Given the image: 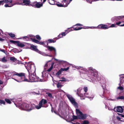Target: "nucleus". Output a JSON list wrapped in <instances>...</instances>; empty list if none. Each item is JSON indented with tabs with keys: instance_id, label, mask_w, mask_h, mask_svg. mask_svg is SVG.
Masks as SVG:
<instances>
[{
	"instance_id": "obj_28",
	"label": "nucleus",
	"mask_w": 124,
	"mask_h": 124,
	"mask_svg": "<svg viewBox=\"0 0 124 124\" xmlns=\"http://www.w3.org/2000/svg\"><path fill=\"white\" fill-rule=\"evenodd\" d=\"M58 62L60 64H63V63H65L66 62L63 60H58Z\"/></svg>"
},
{
	"instance_id": "obj_49",
	"label": "nucleus",
	"mask_w": 124,
	"mask_h": 124,
	"mask_svg": "<svg viewBox=\"0 0 124 124\" xmlns=\"http://www.w3.org/2000/svg\"><path fill=\"white\" fill-rule=\"evenodd\" d=\"M84 91L85 93H86L88 90L87 87H85L84 88Z\"/></svg>"
},
{
	"instance_id": "obj_43",
	"label": "nucleus",
	"mask_w": 124,
	"mask_h": 124,
	"mask_svg": "<svg viewBox=\"0 0 124 124\" xmlns=\"http://www.w3.org/2000/svg\"><path fill=\"white\" fill-rule=\"evenodd\" d=\"M57 88H59L61 87L62 86V85L61 84L58 83L57 85Z\"/></svg>"
},
{
	"instance_id": "obj_21",
	"label": "nucleus",
	"mask_w": 124,
	"mask_h": 124,
	"mask_svg": "<svg viewBox=\"0 0 124 124\" xmlns=\"http://www.w3.org/2000/svg\"><path fill=\"white\" fill-rule=\"evenodd\" d=\"M120 77V83H123L124 82V74H121L119 75Z\"/></svg>"
},
{
	"instance_id": "obj_64",
	"label": "nucleus",
	"mask_w": 124,
	"mask_h": 124,
	"mask_svg": "<svg viewBox=\"0 0 124 124\" xmlns=\"http://www.w3.org/2000/svg\"><path fill=\"white\" fill-rule=\"evenodd\" d=\"M120 115L122 117H124V115H123L122 114H120Z\"/></svg>"
},
{
	"instance_id": "obj_60",
	"label": "nucleus",
	"mask_w": 124,
	"mask_h": 124,
	"mask_svg": "<svg viewBox=\"0 0 124 124\" xmlns=\"http://www.w3.org/2000/svg\"><path fill=\"white\" fill-rule=\"evenodd\" d=\"M106 83V81L105 80V81L103 82H102V83L104 84L105 85V84Z\"/></svg>"
},
{
	"instance_id": "obj_50",
	"label": "nucleus",
	"mask_w": 124,
	"mask_h": 124,
	"mask_svg": "<svg viewBox=\"0 0 124 124\" xmlns=\"http://www.w3.org/2000/svg\"><path fill=\"white\" fill-rule=\"evenodd\" d=\"M116 24H112L111 25L110 27H115Z\"/></svg>"
},
{
	"instance_id": "obj_52",
	"label": "nucleus",
	"mask_w": 124,
	"mask_h": 124,
	"mask_svg": "<svg viewBox=\"0 0 124 124\" xmlns=\"http://www.w3.org/2000/svg\"><path fill=\"white\" fill-rule=\"evenodd\" d=\"M5 40V39H3L0 37V41H3Z\"/></svg>"
},
{
	"instance_id": "obj_3",
	"label": "nucleus",
	"mask_w": 124,
	"mask_h": 124,
	"mask_svg": "<svg viewBox=\"0 0 124 124\" xmlns=\"http://www.w3.org/2000/svg\"><path fill=\"white\" fill-rule=\"evenodd\" d=\"M20 102L19 101H17L16 103H14V104L17 107L22 110L30 111L35 108V105L34 104H30L25 102H23L21 104L20 103Z\"/></svg>"
},
{
	"instance_id": "obj_57",
	"label": "nucleus",
	"mask_w": 124,
	"mask_h": 124,
	"mask_svg": "<svg viewBox=\"0 0 124 124\" xmlns=\"http://www.w3.org/2000/svg\"><path fill=\"white\" fill-rule=\"evenodd\" d=\"M61 78L62 79V80H61V81H65V79L64 78Z\"/></svg>"
},
{
	"instance_id": "obj_36",
	"label": "nucleus",
	"mask_w": 124,
	"mask_h": 124,
	"mask_svg": "<svg viewBox=\"0 0 124 124\" xmlns=\"http://www.w3.org/2000/svg\"><path fill=\"white\" fill-rule=\"evenodd\" d=\"M43 46L45 47L47 46L48 45V43L47 41H45L43 42Z\"/></svg>"
},
{
	"instance_id": "obj_10",
	"label": "nucleus",
	"mask_w": 124,
	"mask_h": 124,
	"mask_svg": "<svg viewBox=\"0 0 124 124\" xmlns=\"http://www.w3.org/2000/svg\"><path fill=\"white\" fill-rule=\"evenodd\" d=\"M10 42L13 43H16L17 45L21 47H23L25 46V45L23 43L19 42V41H14L10 40Z\"/></svg>"
},
{
	"instance_id": "obj_46",
	"label": "nucleus",
	"mask_w": 124,
	"mask_h": 124,
	"mask_svg": "<svg viewBox=\"0 0 124 124\" xmlns=\"http://www.w3.org/2000/svg\"><path fill=\"white\" fill-rule=\"evenodd\" d=\"M117 89H119L121 91H122L123 90V88L122 86H119L117 88Z\"/></svg>"
},
{
	"instance_id": "obj_12",
	"label": "nucleus",
	"mask_w": 124,
	"mask_h": 124,
	"mask_svg": "<svg viewBox=\"0 0 124 124\" xmlns=\"http://www.w3.org/2000/svg\"><path fill=\"white\" fill-rule=\"evenodd\" d=\"M46 71H44L42 72V75L41 76L42 78L41 79H43L44 80V81L42 82H44L45 81V79L47 78L48 77V74L50 75L49 74L46 73Z\"/></svg>"
},
{
	"instance_id": "obj_24",
	"label": "nucleus",
	"mask_w": 124,
	"mask_h": 124,
	"mask_svg": "<svg viewBox=\"0 0 124 124\" xmlns=\"http://www.w3.org/2000/svg\"><path fill=\"white\" fill-rule=\"evenodd\" d=\"M54 63V62H53L51 63V66L50 68L46 70L48 72H50L53 68V66Z\"/></svg>"
},
{
	"instance_id": "obj_30",
	"label": "nucleus",
	"mask_w": 124,
	"mask_h": 124,
	"mask_svg": "<svg viewBox=\"0 0 124 124\" xmlns=\"http://www.w3.org/2000/svg\"><path fill=\"white\" fill-rule=\"evenodd\" d=\"M105 108H108V110H111L112 109H111L110 108H109V106H110V105L109 103L107 104H105Z\"/></svg>"
},
{
	"instance_id": "obj_26",
	"label": "nucleus",
	"mask_w": 124,
	"mask_h": 124,
	"mask_svg": "<svg viewBox=\"0 0 124 124\" xmlns=\"http://www.w3.org/2000/svg\"><path fill=\"white\" fill-rule=\"evenodd\" d=\"M48 97L50 98H53L54 96L52 94L49 92H47L46 93Z\"/></svg>"
},
{
	"instance_id": "obj_34",
	"label": "nucleus",
	"mask_w": 124,
	"mask_h": 124,
	"mask_svg": "<svg viewBox=\"0 0 124 124\" xmlns=\"http://www.w3.org/2000/svg\"><path fill=\"white\" fill-rule=\"evenodd\" d=\"M48 42L49 43H55V42L56 41L53 40L52 39H49L48 40Z\"/></svg>"
},
{
	"instance_id": "obj_29",
	"label": "nucleus",
	"mask_w": 124,
	"mask_h": 124,
	"mask_svg": "<svg viewBox=\"0 0 124 124\" xmlns=\"http://www.w3.org/2000/svg\"><path fill=\"white\" fill-rule=\"evenodd\" d=\"M34 36H33V37H32V39H31V40H32V41L35 43H37V44H39V41H38V40H36L34 39L33 38L34 37Z\"/></svg>"
},
{
	"instance_id": "obj_45",
	"label": "nucleus",
	"mask_w": 124,
	"mask_h": 124,
	"mask_svg": "<svg viewBox=\"0 0 124 124\" xmlns=\"http://www.w3.org/2000/svg\"><path fill=\"white\" fill-rule=\"evenodd\" d=\"M85 29H86V28H91V29H94V28H95L97 29V27H88V28H84Z\"/></svg>"
},
{
	"instance_id": "obj_13",
	"label": "nucleus",
	"mask_w": 124,
	"mask_h": 124,
	"mask_svg": "<svg viewBox=\"0 0 124 124\" xmlns=\"http://www.w3.org/2000/svg\"><path fill=\"white\" fill-rule=\"evenodd\" d=\"M109 27L106 25L101 24L97 26V29H108Z\"/></svg>"
},
{
	"instance_id": "obj_47",
	"label": "nucleus",
	"mask_w": 124,
	"mask_h": 124,
	"mask_svg": "<svg viewBox=\"0 0 124 124\" xmlns=\"http://www.w3.org/2000/svg\"><path fill=\"white\" fill-rule=\"evenodd\" d=\"M61 34L62 35V37L63 36H65L67 34L65 32H62Z\"/></svg>"
},
{
	"instance_id": "obj_54",
	"label": "nucleus",
	"mask_w": 124,
	"mask_h": 124,
	"mask_svg": "<svg viewBox=\"0 0 124 124\" xmlns=\"http://www.w3.org/2000/svg\"><path fill=\"white\" fill-rule=\"evenodd\" d=\"M1 34H3V31L1 29H0V36L1 35Z\"/></svg>"
},
{
	"instance_id": "obj_31",
	"label": "nucleus",
	"mask_w": 124,
	"mask_h": 124,
	"mask_svg": "<svg viewBox=\"0 0 124 124\" xmlns=\"http://www.w3.org/2000/svg\"><path fill=\"white\" fill-rule=\"evenodd\" d=\"M1 61L3 62H6L7 60L6 57L4 56L1 59Z\"/></svg>"
},
{
	"instance_id": "obj_61",
	"label": "nucleus",
	"mask_w": 124,
	"mask_h": 124,
	"mask_svg": "<svg viewBox=\"0 0 124 124\" xmlns=\"http://www.w3.org/2000/svg\"><path fill=\"white\" fill-rule=\"evenodd\" d=\"M3 83V82L0 80V85L2 84Z\"/></svg>"
},
{
	"instance_id": "obj_35",
	"label": "nucleus",
	"mask_w": 124,
	"mask_h": 124,
	"mask_svg": "<svg viewBox=\"0 0 124 124\" xmlns=\"http://www.w3.org/2000/svg\"><path fill=\"white\" fill-rule=\"evenodd\" d=\"M55 5H56L58 7H63V4H61L60 3V4H58L56 2H55Z\"/></svg>"
},
{
	"instance_id": "obj_25",
	"label": "nucleus",
	"mask_w": 124,
	"mask_h": 124,
	"mask_svg": "<svg viewBox=\"0 0 124 124\" xmlns=\"http://www.w3.org/2000/svg\"><path fill=\"white\" fill-rule=\"evenodd\" d=\"M49 3L51 5H54L55 4V0H48Z\"/></svg>"
},
{
	"instance_id": "obj_59",
	"label": "nucleus",
	"mask_w": 124,
	"mask_h": 124,
	"mask_svg": "<svg viewBox=\"0 0 124 124\" xmlns=\"http://www.w3.org/2000/svg\"><path fill=\"white\" fill-rule=\"evenodd\" d=\"M71 123L74 124H80L78 122H77L76 123H73L72 122H70Z\"/></svg>"
},
{
	"instance_id": "obj_23",
	"label": "nucleus",
	"mask_w": 124,
	"mask_h": 124,
	"mask_svg": "<svg viewBox=\"0 0 124 124\" xmlns=\"http://www.w3.org/2000/svg\"><path fill=\"white\" fill-rule=\"evenodd\" d=\"M51 61V60H49L46 62L44 66L45 68L49 67L50 65H51V64L50 63Z\"/></svg>"
},
{
	"instance_id": "obj_9",
	"label": "nucleus",
	"mask_w": 124,
	"mask_h": 124,
	"mask_svg": "<svg viewBox=\"0 0 124 124\" xmlns=\"http://www.w3.org/2000/svg\"><path fill=\"white\" fill-rule=\"evenodd\" d=\"M69 68V67H68L67 68H61L56 73L55 76L57 77H59L60 76L62 72H63L65 71H66L68 70Z\"/></svg>"
},
{
	"instance_id": "obj_58",
	"label": "nucleus",
	"mask_w": 124,
	"mask_h": 124,
	"mask_svg": "<svg viewBox=\"0 0 124 124\" xmlns=\"http://www.w3.org/2000/svg\"><path fill=\"white\" fill-rule=\"evenodd\" d=\"M68 29L65 30V32L66 33V34L69 32H68Z\"/></svg>"
},
{
	"instance_id": "obj_19",
	"label": "nucleus",
	"mask_w": 124,
	"mask_h": 124,
	"mask_svg": "<svg viewBox=\"0 0 124 124\" xmlns=\"http://www.w3.org/2000/svg\"><path fill=\"white\" fill-rule=\"evenodd\" d=\"M12 2V0H0V5H3L4 3H11Z\"/></svg>"
},
{
	"instance_id": "obj_20",
	"label": "nucleus",
	"mask_w": 124,
	"mask_h": 124,
	"mask_svg": "<svg viewBox=\"0 0 124 124\" xmlns=\"http://www.w3.org/2000/svg\"><path fill=\"white\" fill-rule=\"evenodd\" d=\"M30 48L32 50H33L38 53H39V51L37 49L36 46L32 45H31V46Z\"/></svg>"
},
{
	"instance_id": "obj_37",
	"label": "nucleus",
	"mask_w": 124,
	"mask_h": 124,
	"mask_svg": "<svg viewBox=\"0 0 124 124\" xmlns=\"http://www.w3.org/2000/svg\"><path fill=\"white\" fill-rule=\"evenodd\" d=\"M73 119H72V120H71V121H73L74 120L76 119H78V116L77 115V116H76L74 115H73L72 116Z\"/></svg>"
},
{
	"instance_id": "obj_44",
	"label": "nucleus",
	"mask_w": 124,
	"mask_h": 124,
	"mask_svg": "<svg viewBox=\"0 0 124 124\" xmlns=\"http://www.w3.org/2000/svg\"><path fill=\"white\" fill-rule=\"evenodd\" d=\"M36 38L37 39L40 40L41 39V38L39 35H37L36 36Z\"/></svg>"
},
{
	"instance_id": "obj_6",
	"label": "nucleus",
	"mask_w": 124,
	"mask_h": 124,
	"mask_svg": "<svg viewBox=\"0 0 124 124\" xmlns=\"http://www.w3.org/2000/svg\"><path fill=\"white\" fill-rule=\"evenodd\" d=\"M66 95L71 103L75 107H77L78 104L75 102V99L72 97V96L69 94H67Z\"/></svg>"
},
{
	"instance_id": "obj_2",
	"label": "nucleus",
	"mask_w": 124,
	"mask_h": 124,
	"mask_svg": "<svg viewBox=\"0 0 124 124\" xmlns=\"http://www.w3.org/2000/svg\"><path fill=\"white\" fill-rule=\"evenodd\" d=\"M80 74H86L88 77L95 79L98 76V71L95 69L90 67L88 68V70L84 68L80 67H79Z\"/></svg>"
},
{
	"instance_id": "obj_4",
	"label": "nucleus",
	"mask_w": 124,
	"mask_h": 124,
	"mask_svg": "<svg viewBox=\"0 0 124 124\" xmlns=\"http://www.w3.org/2000/svg\"><path fill=\"white\" fill-rule=\"evenodd\" d=\"M47 102V101L46 100L42 99L39 102L38 105H35V108L38 109H40L42 107L46 108L47 107V106L45 105V104Z\"/></svg>"
},
{
	"instance_id": "obj_56",
	"label": "nucleus",
	"mask_w": 124,
	"mask_h": 124,
	"mask_svg": "<svg viewBox=\"0 0 124 124\" xmlns=\"http://www.w3.org/2000/svg\"><path fill=\"white\" fill-rule=\"evenodd\" d=\"M82 26V25L80 23H77L76 24V25H75L74 26Z\"/></svg>"
},
{
	"instance_id": "obj_32",
	"label": "nucleus",
	"mask_w": 124,
	"mask_h": 124,
	"mask_svg": "<svg viewBox=\"0 0 124 124\" xmlns=\"http://www.w3.org/2000/svg\"><path fill=\"white\" fill-rule=\"evenodd\" d=\"M10 60L14 62L17 60V59L15 58L14 57H11L10 58Z\"/></svg>"
},
{
	"instance_id": "obj_55",
	"label": "nucleus",
	"mask_w": 124,
	"mask_h": 124,
	"mask_svg": "<svg viewBox=\"0 0 124 124\" xmlns=\"http://www.w3.org/2000/svg\"><path fill=\"white\" fill-rule=\"evenodd\" d=\"M43 42H39V44L40 45H43Z\"/></svg>"
},
{
	"instance_id": "obj_1",
	"label": "nucleus",
	"mask_w": 124,
	"mask_h": 124,
	"mask_svg": "<svg viewBox=\"0 0 124 124\" xmlns=\"http://www.w3.org/2000/svg\"><path fill=\"white\" fill-rule=\"evenodd\" d=\"M25 65H27L26 68L29 74V79L25 78L24 73H18L16 72L14 73L13 75L17 76V79L13 78V79L18 82L22 81L32 82L42 81H44L43 79H41L39 77L36 76L35 73L36 68L34 64H32L31 62H29L26 64Z\"/></svg>"
},
{
	"instance_id": "obj_48",
	"label": "nucleus",
	"mask_w": 124,
	"mask_h": 124,
	"mask_svg": "<svg viewBox=\"0 0 124 124\" xmlns=\"http://www.w3.org/2000/svg\"><path fill=\"white\" fill-rule=\"evenodd\" d=\"M16 4H21V3H19L18 2H15L13 4H12V5H13V6Z\"/></svg>"
},
{
	"instance_id": "obj_39",
	"label": "nucleus",
	"mask_w": 124,
	"mask_h": 124,
	"mask_svg": "<svg viewBox=\"0 0 124 124\" xmlns=\"http://www.w3.org/2000/svg\"><path fill=\"white\" fill-rule=\"evenodd\" d=\"M13 6V5H12V4H6L4 5V6L5 7H11Z\"/></svg>"
},
{
	"instance_id": "obj_15",
	"label": "nucleus",
	"mask_w": 124,
	"mask_h": 124,
	"mask_svg": "<svg viewBox=\"0 0 124 124\" xmlns=\"http://www.w3.org/2000/svg\"><path fill=\"white\" fill-rule=\"evenodd\" d=\"M73 27H71L70 28H69L68 29V32H70V31H73V30L75 31H78V30H80L81 29L83 28V27H77L76 28H74L73 27Z\"/></svg>"
},
{
	"instance_id": "obj_42",
	"label": "nucleus",
	"mask_w": 124,
	"mask_h": 124,
	"mask_svg": "<svg viewBox=\"0 0 124 124\" xmlns=\"http://www.w3.org/2000/svg\"><path fill=\"white\" fill-rule=\"evenodd\" d=\"M89 123L88 121L86 120H84L83 121V124H88Z\"/></svg>"
},
{
	"instance_id": "obj_11",
	"label": "nucleus",
	"mask_w": 124,
	"mask_h": 124,
	"mask_svg": "<svg viewBox=\"0 0 124 124\" xmlns=\"http://www.w3.org/2000/svg\"><path fill=\"white\" fill-rule=\"evenodd\" d=\"M31 2V1L28 0H23V3H21V4L23 5L32 6V3H30Z\"/></svg>"
},
{
	"instance_id": "obj_16",
	"label": "nucleus",
	"mask_w": 124,
	"mask_h": 124,
	"mask_svg": "<svg viewBox=\"0 0 124 124\" xmlns=\"http://www.w3.org/2000/svg\"><path fill=\"white\" fill-rule=\"evenodd\" d=\"M62 3L63 5V7H66L70 3L68 0H63Z\"/></svg>"
},
{
	"instance_id": "obj_38",
	"label": "nucleus",
	"mask_w": 124,
	"mask_h": 124,
	"mask_svg": "<svg viewBox=\"0 0 124 124\" xmlns=\"http://www.w3.org/2000/svg\"><path fill=\"white\" fill-rule=\"evenodd\" d=\"M2 104L5 105V102L3 100H0V105H1Z\"/></svg>"
},
{
	"instance_id": "obj_18",
	"label": "nucleus",
	"mask_w": 124,
	"mask_h": 124,
	"mask_svg": "<svg viewBox=\"0 0 124 124\" xmlns=\"http://www.w3.org/2000/svg\"><path fill=\"white\" fill-rule=\"evenodd\" d=\"M32 37H33V36L32 35H29L27 36L23 37V38L25 39L27 41L30 40L32 39Z\"/></svg>"
},
{
	"instance_id": "obj_62",
	"label": "nucleus",
	"mask_w": 124,
	"mask_h": 124,
	"mask_svg": "<svg viewBox=\"0 0 124 124\" xmlns=\"http://www.w3.org/2000/svg\"><path fill=\"white\" fill-rule=\"evenodd\" d=\"M100 95L102 97H103L104 96L103 95V94H102H102H100Z\"/></svg>"
},
{
	"instance_id": "obj_27",
	"label": "nucleus",
	"mask_w": 124,
	"mask_h": 124,
	"mask_svg": "<svg viewBox=\"0 0 124 124\" xmlns=\"http://www.w3.org/2000/svg\"><path fill=\"white\" fill-rule=\"evenodd\" d=\"M39 53L40 54H42L43 55V56H48L49 57H52V56L51 55H47V54H45V53L43 52H42L39 51Z\"/></svg>"
},
{
	"instance_id": "obj_17",
	"label": "nucleus",
	"mask_w": 124,
	"mask_h": 124,
	"mask_svg": "<svg viewBox=\"0 0 124 124\" xmlns=\"http://www.w3.org/2000/svg\"><path fill=\"white\" fill-rule=\"evenodd\" d=\"M122 19L121 16H115L111 18V20L112 21L114 22L117 21L119 20H121Z\"/></svg>"
},
{
	"instance_id": "obj_41",
	"label": "nucleus",
	"mask_w": 124,
	"mask_h": 124,
	"mask_svg": "<svg viewBox=\"0 0 124 124\" xmlns=\"http://www.w3.org/2000/svg\"><path fill=\"white\" fill-rule=\"evenodd\" d=\"M5 100L9 104H10L11 103V102L8 99H5Z\"/></svg>"
},
{
	"instance_id": "obj_8",
	"label": "nucleus",
	"mask_w": 124,
	"mask_h": 124,
	"mask_svg": "<svg viewBox=\"0 0 124 124\" xmlns=\"http://www.w3.org/2000/svg\"><path fill=\"white\" fill-rule=\"evenodd\" d=\"M43 4L40 2L35 1L32 3V6L34 8H39L42 6Z\"/></svg>"
},
{
	"instance_id": "obj_53",
	"label": "nucleus",
	"mask_w": 124,
	"mask_h": 124,
	"mask_svg": "<svg viewBox=\"0 0 124 124\" xmlns=\"http://www.w3.org/2000/svg\"><path fill=\"white\" fill-rule=\"evenodd\" d=\"M62 36L61 34H60L58 36V39H59L61 38H62Z\"/></svg>"
},
{
	"instance_id": "obj_22",
	"label": "nucleus",
	"mask_w": 124,
	"mask_h": 124,
	"mask_svg": "<svg viewBox=\"0 0 124 124\" xmlns=\"http://www.w3.org/2000/svg\"><path fill=\"white\" fill-rule=\"evenodd\" d=\"M48 49L50 51H54L55 53H56V50L55 48L53 47L50 46H48L47 47Z\"/></svg>"
},
{
	"instance_id": "obj_7",
	"label": "nucleus",
	"mask_w": 124,
	"mask_h": 124,
	"mask_svg": "<svg viewBox=\"0 0 124 124\" xmlns=\"http://www.w3.org/2000/svg\"><path fill=\"white\" fill-rule=\"evenodd\" d=\"M83 89H81L80 91V97H83L84 96L85 97H87L89 98L90 100H92L94 97V96L93 95H92L91 96H89L88 94L87 93H85L83 94L82 93V92L83 91Z\"/></svg>"
},
{
	"instance_id": "obj_40",
	"label": "nucleus",
	"mask_w": 124,
	"mask_h": 124,
	"mask_svg": "<svg viewBox=\"0 0 124 124\" xmlns=\"http://www.w3.org/2000/svg\"><path fill=\"white\" fill-rule=\"evenodd\" d=\"M8 34L11 37L14 38L15 37V35L12 33H8Z\"/></svg>"
},
{
	"instance_id": "obj_5",
	"label": "nucleus",
	"mask_w": 124,
	"mask_h": 124,
	"mask_svg": "<svg viewBox=\"0 0 124 124\" xmlns=\"http://www.w3.org/2000/svg\"><path fill=\"white\" fill-rule=\"evenodd\" d=\"M76 113L78 116V118L81 119H84L87 117L86 114H83L78 109H76Z\"/></svg>"
},
{
	"instance_id": "obj_33",
	"label": "nucleus",
	"mask_w": 124,
	"mask_h": 124,
	"mask_svg": "<svg viewBox=\"0 0 124 124\" xmlns=\"http://www.w3.org/2000/svg\"><path fill=\"white\" fill-rule=\"evenodd\" d=\"M124 96H118V97H117L116 98V99L117 100H119V99H121V100H122L123 99L124 100Z\"/></svg>"
},
{
	"instance_id": "obj_14",
	"label": "nucleus",
	"mask_w": 124,
	"mask_h": 124,
	"mask_svg": "<svg viewBox=\"0 0 124 124\" xmlns=\"http://www.w3.org/2000/svg\"><path fill=\"white\" fill-rule=\"evenodd\" d=\"M114 110L115 111L118 112L122 113L123 111V109L122 107L120 106L114 108Z\"/></svg>"
},
{
	"instance_id": "obj_63",
	"label": "nucleus",
	"mask_w": 124,
	"mask_h": 124,
	"mask_svg": "<svg viewBox=\"0 0 124 124\" xmlns=\"http://www.w3.org/2000/svg\"><path fill=\"white\" fill-rule=\"evenodd\" d=\"M122 17V19H124V16H121Z\"/></svg>"
},
{
	"instance_id": "obj_51",
	"label": "nucleus",
	"mask_w": 124,
	"mask_h": 124,
	"mask_svg": "<svg viewBox=\"0 0 124 124\" xmlns=\"http://www.w3.org/2000/svg\"><path fill=\"white\" fill-rule=\"evenodd\" d=\"M0 51L3 52V53H4L5 54H6V53L5 52V51L4 49H0Z\"/></svg>"
}]
</instances>
